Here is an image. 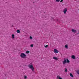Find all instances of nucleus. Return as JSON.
<instances>
[{
	"mask_svg": "<svg viewBox=\"0 0 79 79\" xmlns=\"http://www.w3.org/2000/svg\"><path fill=\"white\" fill-rule=\"evenodd\" d=\"M12 27H13V25H12Z\"/></svg>",
	"mask_w": 79,
	"mask_h": 79,
	"instance_id": "nucleus-27",
	"label": "nucleus"
},
{
	"mask_svg": "<svg viewBox=\"0 0 79 79\" xmlns=\"http://www.w3.org/2000/svg\"><path fill=\"white\" fill-rule=\"evenodd\" d=\"M53 59H54V60H58V59L55 56L53 57Z\"/></svg>",
	"mask_w": 79,
	"mask_h": 79,
	"instance_id": "nucleus-9",
	"label": "nucleus"
},
{
	"mask_svg": "<svg viewBox=\"0 0 79 79\" xmlns=\"http://www.w3.org/2000/svg\"><path fill=\"white\" fill-rule=\"evenodd\" d=\"M65 48H66L68 49V45H66L65 46Z\"/></svg>",
	"mask_w": 79,
	"mask_h": 79,
	"instance_id": "nucleus-13",
	"label": "nucleus"
},
{
	"mask_svg": "<svg viewBox=\"0 0 79 79\" xmlns=\"http://www.w3.org/2000/svg\"><path fill=\"white\" fill-rule=\"evenodd\" d=\"M68 11V10L66 8H65L64 9V14H66V11Z\"/></svg>",
	"mask_w": 79,
	"mask_h": 79,
	"instance_id": "nucleus-4",
	"label": "nucleus"
},
{
	"mask_svg": "<svg viewBox=\"0 0 79 79\" xmlns=\"http://www.w3.org/2000/svg\"><path fill=\"white\" fill-rule=\"evenodd\" d=\"M31 64H32V63H31L28 66L30 69H31L32 71H34V68L33 65Z\"/></svg>",
	"mask_w": 79,
	"mask_h": 79,
	"instance_id": "nucleus-1",
	"label": "nucleus"
},
{
	"mask_svg": "<svg viewBox=\"0 0 79 79\" xmlns=\"http://www.w3.org/2000/svg\"><path fill=\"white\" fill-rule=\"evenodd\" d=\"M66 63H67V59H66V58H64V61L63 62V64H65Z\"/></svg>",
	"mask_w": 79,
	"mask_h": 79,
	"instance_id": "nucleus-3",
	"label": "nucleus"
},
{
	"mask_svg": "<svg viewBox=\"0 0 79 79\" xmlns=\"http://www.w3.org/2000/svg\"><path fill=\"white\" fill-rule=\"evenodd\" d=\"M70 75L71 76V77H74L73 76V74L71 73L70 74Z\"/></svg>",
	"mask_w": 79,
	"mask_h": 79,
	"instance_id": "nucleus-12",
	"label": "nucleus"
},
{
	"mask_svg": "<svg viewBox=\"0 0 79 79\" xmlns=\"http://www.w3.org/2000/svg\"><path fill=\"white\" fill-rule=\"evenodd\" d=\"M30 46L31 47H34V44H32L30 45Z\"/></svg>",
	"mask_w": 79,
	"mask_h": 79,
	"instance_id": "nucleus-16",
	"label": "nucleus"
},
{
	"mask_svg": "<svg viewBox=\"0 0 79 79\" xmlns=\"http://www.w3.org/2000/svg\"><path fill=\"white\" fill-rule=\"evenodd\" d=\"M51 20H52V19H53V20H54V18H53V17H51Z\"/></svg>",
	"mask_w": 79,
	"mask_h": 79,
	"instance_id": "nucleus-22",
	"label": "nucleus"
},
{
	"mask_svg": "<svg viewBox=\"0 0 79 79\" xmlns=\"http://www.w3.org/2000/svg\"><path fill=\"white\" fill-rule=\"evenodd\" d=\"M30 53V52L29 51H27L26 52V53L27 54H28V53Z\"/></svg>",
	"mask_w": 79,
	"mask_h": 79,
	"instance_id": "nucleus-14",
	"label": "nucleus"
},
{
	"mask_svg": "<svg viewBox=\"0 0 79 79\" xmlns=\"http://www.w3.org/2000/svg\"><path fill=\"white\" fill-rule=\"evenodd\" d=\"M54 52L56 53H58L59 52V51L57 50L56 49H54Z\"/></svg>",
	"mask_w": 79,
	"mask_h": 79,
	"instance_id": "nucleus-6",
	"label": "nucleus"
},
{
	"mask_svg": "<svg viewBox=\"0 0 79 79\" xmlns=\"http://www.w3.org/2000/svg\"><path fill=\"white\" fill-rule=\"evenodd\" d=\"M67 63H70V61L68 59H67Z\"/></svg>",
	"mask_w": 79,
	"mask_h": 79,
	"instance_id": "nucleus-10",
	"label": "nucleus"
},
{
	"mask_svg": "<svg viewBox=\"0 0 79 79\" xmlns=\"http://www.w3.org/2000/svg\"><path fill=\"white\" fill-rule=\"evenodd\" d=\"M60 1V0H56V1L57 2H59Z\"/></svg>",
	"mask_w": 79,
	"mask_h": 79,
	"instance_id": "nucleus-17",
	"label": "nucleus"
},
{
	"mask_svg": "<svg viewBox=\"0 0 79 79\" xmlns=\"http://www.w3.org/2000/svg\"><path fill=\"white\" fill-rule=\"evenodd\" d=\"M67 71H68V69H65V73H66V72H67Z\"/></svg>",
	"mask_w": 79,
	"mask_h": 79,
	"instance_id": "nucleus-20",
	"label": "nucleus"
},
{
	"mask_svg": "<svg viewBox=\"0 0 79 79\" xmlns=\"http://www.w3.org/2000/svg\"><path fill=\"white\" fill-rule=\"evenodd\" d=\"M57 21H58V19H56Z\"/></svg>",
	"mask_w": 79,
	"mask_h": 79,
	"instance_id": "nucleus-26",
	"label": "nucleus"
},
{
	"mask_svg": "<svg viewBox=\"0 0 79 79\" xmlns=\"http://www.w3.org/2000/svg\"><path fill=\"white\" fill-rule=\"evenodd\" d=\"M72 59H73V60H75V59H76V57L75 56L72 55Z\"/></svg>",
	"mask_w": 79,
	"mask_h": 79,
	"instance_id": "nucleus-7",
	"label": "nucleus"
},
{
	"mask_svg": "<svg viewBox=\"0 0 79 79\" xmlns=\"http://www.w3.org/2000/svg\"><path fill=\"white\" fill-rule=\"evenodd\" d=\"M48 47V45H46V46H45V48H47Z\"/></svg>",
	"mask_w": 79,
	"mask_h": 79,
	"instance_id": "nucleus-18",
	"label": "nucleus"
},
{
	"mask_svg": "<svg viewBox=\"0 0 79 79\" xmlns=\"http://www.w3.org/2000/svg\"><path fill=\"white\" fill-rule=\"evenodd\" d=\"M79 34V32H78V33H77V34Z\"/></svg>",
	"mask_w": 79,
	"mask_h": 79,
	"instance_id": "nucleus-25",
	"label": "nucleus"
},
{
	"mask_svg": "<svg viewBox=\"0 0 79 79\" xmlns=\"http://www.w3.org/2000/svg\"><path fill=\"white\" fill-rule=\"evenodd\" d=\"M72 31L73 32H74V33H76V32H77V31L74 30V29H72Z\"/></svg>",
	"mask_w": 79,
	"mask_h": 79,
	"instance_id": "nucleus-5",
	"label": "nucleus"
},
{
	"mask_svg": "<svg viewBox=\"0 0 79 79\" xmlns=\"http://www.w3.org/2000/svg\"><path fill=\"white\" fill-rule=\"evenodd\" d=\"M30 39H32V36H30Z\"/></svg>",
	"mask_w": 79,
	"mask_h": 79,
	"instance_id": "nucleus-23",
	"label": "nucleus"
},
{
	"mask_svg": "<svg viewBox=\"0 0 79 79\" xmlns=\"http://www.w3.org/2000/svg\"><path fill=\"white\" fill-rule=\"evenodd\" d=\"M57 79H63L61 78V77H60V76H58L57 77Z\"/></svg>",
	"mask_w": 79,
	"mask_h": 79,
	"instance_id": "nucleus-8",
	"label": "nucleus"
},
{
	"mask_svg": "<svg viewBox=\"0 0 79 79\" xmlns=\"http://www.w3.org/2000/svg\"><path fill=\"white\" fill-rule=\"evenodd\" d=\"M77 74H79V70H78L77 72Z\"/></svg>",
	"mask_w": 79,
	"mask_h": 79,
	"instance_id": "nucleus-21",
	"label": "nucleus"
},
{
	"mask_svg": "<svg viewBox=\"0 0 79 79\" xmlns=\"http://www.w3.org/2000/svg\"><path fill=\"white\" fill-rule=\"evenodd\" d=\"M20 56L21 57V58H24V57H26V54L24 53H22L20 55Z\"/></svg>",
	"mask_w": 79,
	"mask_h": 79,
	"instance_id": "nucleus-2",
	"label": "nucleus"
},
{
	"mask_svg": "<svg viewBox=\"0 0 79 79\" xmlns=\"http://www.w3.org/2000/svg\"><path fill=\"white\" fill-rule=\"evenodd\" d=\"M63 0H61L60 1V2H63Z\"/></svg>",
	"mask_w": 79,
	"mask_h": 79,
	"instance_id": "nucleus-24",
	"label": "nucleus"
},
{
	"mask_svg": "<svg viewBox=\"0 0 79 79\" xmlns=\"http://www.w3.org/2000/svg\"><path fill=\"white\" fill-rule=\"evenodd\" d=\"M24 78L27 79V76L25 75L24 77Z\"/></svg>",
	"mask_w": 79,
	"mask_h": 79,
	"instance_id": "nucleus-19",
	"label": "nucleus"
},
{
	"mask_svg": "<svg viewBox=\"0 0 79 79\" xmlns=\"http://www.w3.org/2000/svg\"><path fill=\"white\" fill-rule=\"evenodd\" d=\"M17 32L19 33H20V30H17Z\"/></svg>",
	"mask_w": 79,
	"mask_h": 79,
	"instance_id": "nucleus-15",
	"label": "nucleus"
},
{
	"mask_svg": "<svg viewBox=\"0 0 79 79\" xmlns=\"http://www.w3.org/2000/svg\"><path fill=\"white\" fill-rule=\"evenodd\" d=\"M12 38L13 39H15V35L14 34H12Z\"/></svg>",
	"mask_w": 79,
	"mask_h": 79,
	"instance_id": "nucleus-11",
	"label": "nucleus"
}]
</instances>
